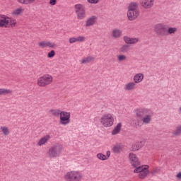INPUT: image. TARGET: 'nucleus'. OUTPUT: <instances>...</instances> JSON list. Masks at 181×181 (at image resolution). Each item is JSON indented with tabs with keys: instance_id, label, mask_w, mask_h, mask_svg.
Masks as SVG:
<instances>
[{
	"instance_id": "f257e3e1",
	"label": "nucleus",
	"mask_w": 181,
	"mask_h": 181,
	"mask_svg": "<svg viewBox=\"0 0 181 181\" xmlns=\"http://www.w3.org/2000/svg\"><path fill=\"white\" fill-rule=\"evenodd\" d=\"M16 20L0 14V28H15Z\"/></svg>"
},
{
	"instance_id": "f03ea898",
	"label": "nucleus",
	"mask_w": 181,
	"mask_h": 181,
	"mask_svg": "<svg viewBox=\"0 0 181 181\" xmlns=\"http://www.w3.org/2000/svg\"><path fill=\"white\" fill-rule=\"evenodd\" d=\"M136 168L134 169V173H139V177L140 179H145L149 173V166L148 165H141L139 167H136Z\"/></svg>"
},
{
	"instance_id": "7ed1b4c3",
	"label": "nucleus",
	"mask_w": 181,
	"mask_h": 181,
	"mask_svg": "<svg viewBox=\"0 0 181 181\" xmlns=\"http://www.w3.org/2000/svg\"><path fill=\"white\" fill-rule=\"evenodd\" d=\"M53 77L50 75H44L40 77L37 80V84L40 87H46L49 84H52Z\"/></svg>"
},
{
	"instance_id": "20e7f679",
	"label": "nucleus",
	"mask_w": 181,
	"mask_h": 181,
	"mask_svg": "<svg viewBox=\"0 0 181 181\" xmlns=\"http://www.w3.org/2000/svg\"><path fill=\"white\" fill-rule=\"evenodd\" d=\"M100 122L104 127H112L114 124V117L111 114L104 115L100 119Z\"/></svg>"
},
{
	"instance_id": "39448f33",
	"label": "nucleus",
	"mask_w": 181,
	"mask_h": 181,
	"mask_svg": "<svg viewBox=\"0 0 181 181\" xmlns=\"http://www.w3.org/2000/svg\"><path fill=\"white\" fill-rule=\"evenodd\" d=\"M81 174L76 171L69 172L65 175V179L67 181H78L81 179Z\"/></svg>"
},
{
	"instance_id": "423d86ee",
	"label": "nucleus",
	"mask_w": 181,
	"mask_h": 181,
	"mask_svg": "<svg viewBox=\"0 0 181 181\" xmlns=\"http://www.w3.org/2000/svg\"><path fill=\"white\" fill-rule=\"evenodd\" d=\"M75 12L78 19H84L86 18V7L83 4L75 5Z\"/></svg>"
},
{
	"instance_id": "0eeeda50",
	"label": "nucleus",
	"mask_w": 181,
	"mask_h": 181,
	"mask_svg": "<svg viewBox=\"0 0 181 181\" xmlns=\"http://www.w3.org/2000/svg\"><path fill=\"white\" fill-rule=\"evenodd\" d=\"M60 123L62 125H67L70 123V112H62L59 115Z\"/></svg>"
},
{
	"instance_id": "6e6552de",
	"label": "nucleus",
	"mask_w": 181,
	"mask_h": 181,
	"mask_svg": "<svg viewBox=\"0 0 181 181\" xmlns=\"http://www.w3.org/2000/svg\"><path fill=\"white\" fill-rule=\"evenodd\" d=\"M62 148L60 146H56L49 148V156L50 158H56L59 156V153L62 152Z\"/></svg>"
},
{
	"instance_id": "1a4fd4ad",
	"label": "nucleus",
	"mask_w": 181,
	"mask_h": 181,
	"mask_svg": "<svg viewBox=\"0 0 181 181\" xmlns=\"http://www.w3.org/2000/svg\"><path fill=\"white\" fill-rule=\"evenodd\" d=\"M131 164L134 168H138L141 165V163L139 162V160L138 159V157H136V155H135L133 153H130L129 156Z\"/></svg>"
},
{
	"instance_id": "9d476101",
	"label": "nucleus",
	"mask_w": 181,
	"mask_h": 181,
	"mask_svg": "<svg viewBox=\"0 0 181 181\" xmlns=\"http://www.w3.org/2000/svg\"><path fill=\"white\" fill-rule=\"evenodd\" d=\"M155 30L158 35H160L161 36H165L168 35V31L166 28L163 27V25L158 24L155 27Z\"/></svg>"
},
{
	"instance_id": "9b49d317",
	"label": "nucleus",
	"mask_w": 181,
	"mask_h": 181,
	"mask_svg": "<svg viewBox=\"0 0 181 181\" xmlns=\"http://www.w3.org/2000/svg\"><path fill=\"white\" fill-rule=\"evenodd\" d=\"M140 2L143 8H145V9H149V8H152V6H153L155 0H141Z\"/></svg>"
},
{
	"instance_id": "f8f14e48",
	"label": "nucleus",
	"mask_w": 181,
	"mask_h": 181,
	"mask_svg": "<svg viewBox=\"0 0 181 181\" xmlns=\"http://www.w3.org/2000/svg\"><path fill=\"white\" fill-rule=\"evenodd\" d=\"M39 47H41V49H45L46 47H55L56 44L53 42H50V41H41L38 43Z\"/></svg>"
},
{
	"instance_id": "ddd939ff",
	"label": "nucleus",
	"mask_w": 181,
	"mask_h": 181,
	"mask_svg": "<svg viewBox=\"0 0 181 181\" xmlns=\"http://www.w3.org/2000/svg\"><path fill=\"white\" fill-rule=\"evenodd\" d=\"M139 15V11L138 10H129L127 13V16L129 21H134L136 19V17Z\"/></svg>"
},
{
	"instance_id": "4468645a",
	"label": "nucleus",
	"mask_w": 181,
	"mask_h": 181,
	"mask_svg": "<svg viewBox=\"0 0 181 181\" xmlns=\"http://www.w3.org/2000/svg\"><path fill=\"white\" fill-rule=\"evenodd\" d=\"M142 146H144V141H138L135 144L132 145V151H139Z\"/></svg>"
},
{
	"instance_id": "2eb2a0df",
	"label": "nucleus",
	"mask_w": 181,
	"mask_h": 181,
	"mask_svg": "<svg viewBox=\"0 0 181 181\" xmlns=\"http://www.w3.org/2000/svg\"><path fill=\"white\" fill-rule=\"evenodd\" d=\"M50 139V135H47L40 139L38 141V146H42V145H45L46 142H47Z\"/></svg>"
},
{
	"instance_id": "dca6fc26",
	"label": "nucleus",
	"mask_w": 181,
	"mask_h": 181,
	"mask_svg": "<svg viewBox=\"0 0 181 181\" xmlns=\"http://www.w3.org/2000/svg\"><path fill=\"white\" fill-rule=\"evenodd\" d=\"M124 40L125 43H129L130 45H132L134 43H136L138 42V39L131 38V37H124Z\"/></svg>"
},
{
	"instance_id": "f3484780",
	"label": "nucleus",
	"mask_w": 181,
	"mask_h": 181,
	"mask_svg": "<svg viewBox=\"0 0 181 181\" xmlns=\"http://www.w3.org/2000/svg\"><path fill=\"white\" fill-rule=\"evenodd\" d=\"M144 80V75L142 74H138L134 76V81L135 83H141Z\"/></svg>"
},
{
	"instance_id": "a211bd4d",
	"label": "nucleus",
	"mask_w": 181,
	"mask_h": 181,
	"mask_svg": "<svg viewBox=\"0 0 181 181\" xmlns=\"http://www.w3.org/2000/svg\"><path fill=\"white\" fill-rule=\"evenodd\" d=\"M136 115L139 118H142V117H145V115H146V110L144 109L139 110H137Z\"/></svg>"
},
{
	"instance_id": "6ab92c4d",
	"label": "nucleus",
	"mask_w": 181,
	"mask_h": 181,
	"mask_svg": "<svg viewBox=\"0 0 181 181\" xmlns=\"http://www.w3.org/2000/svg\"><path fill=\"white\" fill-rule=\"evenodd\" d=\"M121 131V123L117 124V125L113 129L112 134V135H117Z\"/></svg>"
},
{
	"instance_id": "aec40b11",
	"label": "nucleus",
	"mask_w": 181,
	"mask_h": 181,
	"mask_svg": "<svg viewBox=\"0 0 181 181\" xmlns=\"http://www.w3.org/2000/svg\"><path fill=\"white\" fill-rule=\"evenodd\" d=\"M94 23H95V17L93 16L87 21L86 26H91V25H94Z\"/></svg>"
},
{
	"instance_id": "412c9836",
	"label": "nucleus",
	"mask_w": 181,
	"mask_h": 181,
	"mask_svg": "<svg viewBox=\"0 0 181 181\" xmlns=\"http://www.w3.org/2000/svg\"><path fill=\"white\" fill-rule=\"evenodd\" d=\"M134 88H135V83L132 82V83H129L125 86V90H134Z\"/></svg>"
},
{
	"instance_id": "4be33fe9",
	"label": "nucleus",
	"mask_w": 181,
	"mask_h": 181,
	"mask_svg": "<svg viewBox=\"0 0 181 181\" xmlns=\"http://www.w3.org/2000/svg\"><path fill=\"white\" fill-rule=\"evenodd\" d=\"M93 60H94L93 57H86L85 59H83L81 61V63H82V64L90 63V62H93Z\"/></svg>"
},
{
	"instance_id": "5701e85b",
	"label": "nucleus",
	"mask_w": 181,
	"mask_h": 181,
	"mask_svg": "<svg viewBox=\"0 0 181 181\" xmlns=\"http://www.w3.org/2000/svg\"><path fill=\"white\" fill-rule=\"evenodd\" d=\"M112 151L115 153H118V152L122 151V147H121V145H116L113 147Z\"/></svg>"
},
{
	"instance_id": "b1692460",
	"label": "nucleus",
	"mask_w": 181,
	"mask_h": 181,
	"mask_svg": "<svg viewBox=\"0 0 181 181\" xmlns=\"http://www.w3.org/2000/svg\"><path fill=\"white\" fill-rule=\"evenodd\" d=\"M2 94H12V90L9 89L0 88V95Z\"/></svg>"
},
{
	"instance_id": "393cba45",
	"label": "nucleus",
	"mask_w": 181,
	"mask_h": 181,
	"mask_svg": "<svg viewBox=\"0 0 181 181\" xmlns=\"http://www.w3.org/2000/svg\"><path fill=\"white\" fill-rule=\"evenodd\" d=\"M50 112L54 117H59V115H60V114H62V111H60L59 110H51Z\"/></svg>"
},
{
	"instance_id": "a878e982",
	"label": "nucleus",
	"mask_w": 181,
	"mask_h": 181,
	"mask_svg": "<svg viewBox=\"0 0 181 181\" xmlns=\"http://www.w3.org/2000/svg\"><path fill=\"white\" fill-rule=\"evenodd\" d=\"M136 8H138V4L136 3H132L129 5V11H136Z\"/></svg>"
},
{
	"instance_id": "bb28decb",
	"label": "nucleus",
	"mask_w": 181,
	"mask_h": 181,
	"mask_svg": "<svg viewBox=\"0 0 181 181\" xmlns=\"http://www.w3.org/2000/svg\"><path fill=\"white\" fill-rule=\"evenodd\" d=\"M23 12V8H18L13 11V15H21Z\"/></svg>"
},
{
	"instance_id": "cd10ccee",
	"label": "nucleus",
	"mask_w": 181,
	"mask_h": 181,
	"mask_svg": "<svg viewBox=\"0 0 181 181\" xmlns=\"http://www.w3.org/2000/svg\"><path fill=\"white\" fill-rule=\"evenodd\" d=\"M112 36H114V37H119V36H121V31H119V30H113Z\"/></svg>"
},
{
	"instance_id": "c85d7f7f",
	"label": "nucleus",
	"mask_w": 181,
	"mask_h": 181,
	"mask_svg": "<svg viewBox=\"0 0 181 181\" xmlns=\"http://www.w3.org/2000/svg\"><path fill=\"white\" fill-rule=\"evenodd\" d=\"M144 124H149L151 122V115H146L142 119Z\"/></svg>"
},
{
	"instance_id": "c756f323",
	"label": "nucleus",
	"mask_w": 181,
	"mask_h": 181,
	"mask_svg": "<svg viewBox=\"0 0 181 181\" xmlns=\"http://www.w3.org/2000/svg\"><path fill=\"white\" fill-rule=\"evenodd\" d=\"M97 157L98 158V159H100V160H105L107 159V156L103 154V153H98L97 155Z\"/></svg>"
},
{
	"instance_id": "7c9ffc66",
	"label": "nucleus",
	"mask_w": 181,
	"mask_h": 181,
	"mask_svg": "<svg viewBox=\"0 0 181 181\" xmlns=\"http://www.w3.org/2000/svg\"><path fill=\"white\" fill-rule=\"evenodd\" d=\"M176 30H177L176 28H169L167 33H169V35H172V33H175Z\"/></svg>"
},
{
	"instance_id": "2f4dec72",
	"label": "nucleus",
	"mask_w": 181,
	"mask_h": 181,
	"mask_svg": "<svg viewBox=\"0 0 181 181\" xmlns=\"http://www.w3.org/2000/svg\"><path fill=\"white\" fill-rule=\"evenodd\" d=\"M181 134V126L177 127L176 130L174 132V135H180Z\"/></svg>"
},
{
	"instance_id": "473e14b6",
	"label": "nucleus",
	"mask_w": 181,
	"mask_h": 181,
	"mask_svg": "<svg viewBox=\"0 0 181 181\" xmlns=\"http://www.w3.org/2000/svg\"><path fill=\"white\" fill-rule=\"evenodd\" d=\"M55 54H56V52H54V50H52L50 52L48 53L47 57L49 58L54 57Z\"/></svg>"
},
{
	"instance_id": "72a5a7b5",
	"label": "nucleus",
	"mask_w": 181,
	"mask_h": 181,
	"mask_svg": "<svg viewBox=\"0 0 181 181\" xmlns=\"http://www.w3.org/2000/svg\"><path fill=\"white\" fill-rule=\"evenodd\" d=\"M1 130L4 135H8V134H9V130H8V128L6 127H1Z\"/></svg>"
},
{
	"instance_id": "f704fd0d",
	"label": "nucleus",
	"mask_w": 181,
	"mask_h": 181,
	"mask_svg": "<svg viewBox=\"0 0 181 181\" xmlns=\"http://www.w3.org/2000/svg\"><path fill=\"white\" fill-rule=\"evenodd\" d=\"M127 59V57H125L124 55H119L118 57V60L119 62H122V60H125Z\"/></svg>"
},
{
	"instance_id": "c9c22d12",
	"label": "nucleus",
	"mask_w": 181,
	"mask_h": 181,
	"mask_svg": "<svg viewBox=\"0 0 181 181\" xmlns=\"http://www.w3.org/2000/svg\"><path fill=\"white\" fill-rule=\"evenodd\" d=\"M35 0H25V5H29L30 4H33Z\"/></svg>"
},
{
	"instance_id": "e433bc0d",
	"label": "nucleus",
	"mask_w": 181,
	"mask_h": 181,
	"mask_svg": "<svg viewBox=\"0 0 181 181\" xmlns=\"http://www.w3.org/2000/svg\"><path fill=\"white\" fill-rule=\"evenodd\" d=\"M85 38L84 37H78L76 38V42H84Z\"/></svg>"
},
{
	"instance_id": "4c0bfd02",
	"label": "nucleus",
	"mask_w": 181,
	"mask_h": 181,
	"mask_svg": "<svg viewBox=\"0 0 181 181\" xmlns=\"http://www.w3.org/2000/svg\"><path fill=\"white\" fill-rule=\"evenodd\" d=\"M99 0H88L89 4H98Z\"/></svg>"
},
{
	"instance_id": "58836bf2",
	"label": "nucleus",
	"mask_w": 181,
	"mask_h": 181,
	"mask_svg": "<svg viewBox=\"0 0 181 181\" xmlns=\"http://www.w3.org/2000/svg\"><path fill=\"white\" fill-rule=\"evenodd\" d=\"M69 42L70 43H75V42H77V38H74V37L70 38Z\"/></svg>"
},
{
	"instance_id": "ea45409f",
	"label": "nucleus",
	"mask_w": 181,
	"mask_h": 181,
	"mask_svg": "<svg viewBox=\"0 0 181 181\" xmlns=\"http://www.w3.org/2000/svg\"><path fill=\"white\" fill-rule=\"evenodd\" d=\"M57 2V0H49L50 5H54Z\"/></svg>"
},
{
	"instance_id": "a19ab883",
	"label": "nucleus",
	"mask_w": 181,
	"mask_h": 181,
	"mask_svg": "<svg viewBox=\"0 0 181 181\" xmlns=\"http://www.w3.org/2000/svg\"><path fill=\"white\" fill-rule=\"evenodd\" d=\"M19 4H23L25 5V0H17Z\"/></svg>"
},
{
	"instance_id": "79ce46f5",
	"label": "nucleus",
	"mask_w": 181,
	"mask_h": 181,
	"mask_svg": "<svg viewBox=\"0 0 181 181\" xmlns=\"http://www.w3.org/2000/svg\"><path fill=\"white\" fill-rule=\"evenodd\" d=\"M110 155H111V152L110 151H107V156H106L107 157V158H110Z\"/></svg>"
},
{
	"instance_id": "37998d69",
	"label": "nucleus",
	"mask_w": 181,
	"mask_h": 181,
	"mask_svg": "<svg viewBox=\"0 0 181 181\" xmlns=\"http://www.w3.org/2000/svg\"><path fill=\"white\" fill-rule=\"evenodd\" d=\"M177 177L178 179H181V173H179L177 175Z\"/></svg>"
}]
</instances>
